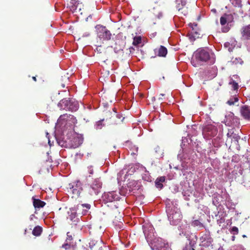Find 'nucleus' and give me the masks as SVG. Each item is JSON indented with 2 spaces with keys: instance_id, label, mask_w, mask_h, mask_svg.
I'll return each mask as SVG.
<instances>
[{
  "instance_id": "3c124183",
  "label": "nucleus",
  "mask_w": 250,
  "mask_h": 250,
  "mask_svg": "<svg viewBox=\"0 0 250 250\" xmlns=\"http://www.w3.org/2000/svg\"><path fill=\"white\" fill-rule=\"evenodd\" d=\"M164 95H165L164 94H160L161 97H162V96H164Z\"/></svg>"
},
{
  "instance_id": "603ef678",
  "label": "nucleus",
  "mask_w": 250,
  "mask_h": 250,
  "mask_svg": "<svg viewBox=\"0 0 250 250\" xmlns=\"http://www.w3.org/2000/svg\"><path fill=\"white\" fill-rule=\"evenodd\" d=\"M162 99H162V98H161V97H159V100H162Z\"/></svg>"
},
{
  "instance_id": "1a4fd4ad",
  "label": "nucleus",
  "mask_w": 250,
  "mask_h": 250,
  "mask_svg": "<svg viewBox=\"0 0 250 250\" xmlns=\"http://www.w3.org/2000/svg\"><path fill=\"white\" fill-rule=\"evenodd\" d=\"M78 210L77 208L74 207L70 209V211L68 212V216L67 217L71 222V225H76L79 222V218L77 217Z\"/></svg>"
},
{
  "instance_id": "393cba45",
  "label": "nucleus",
  "mask_w": 250,
  "mask_h": 250,
  "mask_svg": "<svg viewBox=\"0 0 250 250\" xmlns=\"http://www.w3.org/2000/svg\"><path fill=\"white\" fill-rule=\"evenodd\" d=\"M191 225L193 227L197 228L198 229H201L204 228V225L198 220H193Z\"/></svg>"
},
{
  "instance_id": "37998d69",
  "label": "nucleus",
  "mask_w": 250,
  "mask_h": 250,
  "mask_svg": "<svg viewBox=\"0 0 250 250\" xmlns=\"http://www.w3.org/2000/svg\"><path fill=\"white\" fill-rule=\"evenodd\" d=\"M234 79L236 82L238 81V80L239 79V76L237 75H234L232 76V77L230 79Z\"/></svg>"
},
{
  "instance_id": "412c9836",
  "label": "nucleus",
  "mask_w": 250,
  "mask_h": 250,
  "mask_svg": "<svg viewBox=\"0 0 250 250\" xmlns=\"http://www.w3.org/2000/svg\"><path fill=\"white\" fill-rule=\"evenodd\" d=\"M236 44L235 40H231L230 42H226L224 43V47L227 48L229 52L232 51L233 49L235 47Z\"/></svg>"
},
{
  "instance_id": "bb28decb",
  "label": "nucleus",
  "mask_w": 250,
  "mask_h": 250,
  "mask_svg": "<svg viewBox=\"0 0 250 250\" xmlns=\"http://www.w3.org/2000/svg\"><path fill=\"white\" fill-rule=\"evenodd\" d=\"M42 232V228L40 226H36L35 227L33 231L32 234L36 236H39L41 234Z\"/></svg>"
},
{
  "instance_id": "864d4df0",
  "label": "nucleus",
  "mask_w": 250,
  "mask_h": 250,
  "mask_svg": "<svg viewBox=\"0 0 250 250\" xmlns=\"http://www.w3.org/2000/svg\"><path fill=\"white\" fill-rule=\"evenodd\" d=\"M62 87H64V86H64V84H62Z\"/></svg>"
},
{
  "instance_id": "58836bf2",
  "label": "nucleus",
  "mask_w": 250,
  "mask_h": 250,
  "mask_svg": "<svg viewBox=\"0 0 250 250\" xmlns=\"http://www.w3.org/2000/svg\"><path fill=\"white\" fill-rule=\"evenodd\" d=\"M176 1L177 2V5L180 4L181 6H186L187 4V0H176Z\"/></svg>"
},
{
  "instance_id": "2eb2a0df",
  "label": "nucleus",
  "mask_w": 250,
  "mask_h": 250,
  "mask_svg": "<svg viewBox=\"0 0 250 250\" xmlns=\"http://www.w3.org/2000/svg\"><path fill=\"white\" fill-rule=\"evenodd\" d=\"M150 11V16L152 21H155L156 19H160L162 17V14L156 8H153Z\"/></svg>"
},
{
  "instance_id": "6e6552de",
  "label": "nucleus",
  "mask_w": 250,
  "mask_h": 250,
  "mask_svg": "<svg viewBox=\"0 0 250 250\" xmlns=\"http://www.w3.org/2000/svg\"><path fill=\"white\" fill-rule=\"evenodd\" d=\"M227 139L226 142L229 143L231 142L233 143L234 145H237L240 137L237 133L235 132L234 128L229 129L227 134Z\"/></svg>"
},
{
  "instance_id": "b1692460",
  "label": "nucleus",
  "mask_w": 250,
  "mask_h": 250,
  "mask_svg": "<svg viewBox=\"0 0 250 250\" xmlns=\"http://www.w3.org/2000/svg\"><path fill=\"white\" fill-rule=\"evenodd\" d=\"M70 250H88L87 248L84 247L81 243L72 245V248Z\"/></svg>"
},
{
  "instance_id": "f03ea898",
  "label": "nucleus",
  "mask_w": 250,
  "mask_h": 250,
  "mask_svg": "<svg viewBox=\"0 0 250 250\" xmlns=\"http://www.w3.org/2000/svg\"><path fill=\"white\" fill-rule=\"evenodd\" d=\"M133 191L129 189V193ZM128 193L127 188H116L115 190L104 192L102 195V198L107 202H112L114 200H119L121 196H125Z\"/></svg>"
},
{
  "instance_id": "f704fd0d",
  "label": "nucleus",
  "mask_w": 250,
  "mask_h": 250,
  "mask_svg": "<svg viewBox=\"0 0 250 250\" xmlns=\"http://www.w3.org/2000/svg\"><path fill=\"white\" fill-rule=\"evenodd\" d=\"M231 3L236 7H240L241 5V0H229Z\"/></svg>"
},
{
  "instance_id": "c756f323",
  "label": "nucleus",
  "mask_w": 250,
  "mask_h": 250,
  "mask_svg": "<svg viewBox=\"0 0 250 250\" xmlns=\"http://www.w3.org/2000/svg\"><path fill=\"white\" fill-rule=\"evenodd\" d=\"M82 189L83 188H72V192L73 194L72 197L76 198L80 196L81 190H82Z\"/></svg>"
},
{
  "instance_id": "e433bc0d",
  "label": "nucleus",
  "mask_w": 250,
  "mask_h": 250,
  "mask_svg": "<svg viewBox=\"0 0 250 250\" xmlns=\"http://www.w3.org/2000/svg\"><path fill=\"white\" fill-rule=\"evenodd\" d=\"M231 233L236 235L238 233V229L236 227H233L230 230Z\"/></svg>"
},
{
  "instance_id": "4c0bfd02",
  "label": "nucleus",
  "mask_w": 250,
  "mask_h": 250,
  "mask_svg": "<svg viewBox=\"0 0 250 250\" xmlns=\"http://www.w3.org/2000/svg\"><path fill=\"white\" fill-rule=\"evenodd\" d=\"M189 25L192 28L191 33L197 34V33H198L196 31H195V30L194 29V27H196L197 26V24H195V23H190Z\"/></svg>"
},
{
  "instance_id": "c85d7f7f",
  "label": "nucleus",
  "mask_w": 250,
  "mask_h": 250,
  "mask_svg": "<svg viewBox=\"0 0 250 250\" xmlns=\"http://www.w3.org/2000/svg\"><path fill=\"white\" fill-rule=\"evenodd\" d=\"M210 15L212 18L213 20H214L216 24L218 23V21L217 18V10L215 8H211L210 10Z\"/></svg>"
},
{
  "instance_id": "5fc2aeb1",
  "label": "nucleus",
  "mask_w": 250,
  "mask_h": 250,
  "mask_svg": "<svg viewBox=\"0 0 250 250\" xmlns=\"http://www.w3.org/2000/svg\"><path fill=\"white\" fill-rule=\"evenodd\" d=\"M65 115H61L60 117H62V116H65Z\"/></svg>"
},
{
  "instance_id": "cd10ccee",
  "label": "nucleus",
  "mask_w": 250,
  "mask_h": 250,
  "mask_svg": "<svg viewBox=\"0 0 250 250\" xmlns=\"http://www.w3.org/2000/svg\"><path fill=\"white\" fill-rule=\"evenodd\" d=\"M79 4L78 0H70L69 6L72 10H76Z\"/></svg>"
},
{
  "instance_id": "c03bdc74",
  "label": "nucleus",
  "mask_w": 250,
  "mask_h": 250,
  "mask_svg": "<svg viewBox=\"0 0 250 250\" xmlns=\"http://www.w3.org/2000/svg\"><path fill=\"white\" fill-rule=\"evenodd\" d=\"M212 128V126H208L206 127V129L208 130V131H209V129H211Z\"/></svg>"
},
{
  "instance_id": "2f4dec72",
  "label": "nucleus",
  "mask_w": 250,
  "mask_h": 250,
  "mask_svg": "<svg viewBox=\"0 0 250 250\" xmlns=\"http://www.w3.org/2000/svg\"><path fill=\"white\" fill-rule=\"evenodd\" d=\"M93 185L96 187V188H101L102 183L99 178H97L94 180Z\"/></svg>"
},
{
  "instance_id": "f8f14e48",
  "label": "nucleus",
  "mask_w": 250,
  "mask_h": 250,
  "mask_svg": "<svg viewBox=\"0 0 250 250\" xmlns=\"http://www.w3.org/2000/svg\"><path fill=\"white\" fill-rule=\"evenodd\" d=\"M240 111L241 116L244 119L250 121V106L247 105L241 106Z\"/></svg>"
},
{
  "instance_id": "dca6fc26",
  "label": "nucleus",
  "mask_w": 250,
  "mask_h": 250,
  "mask_svg": "<svg viewBox=\"0 0 250 250\" xmlns=\"http://www.w3.org/2000/svg\"><path fill=\"white\" fill-rule=\"evenodd\" d=\"M113 110L114 113L111 116V118L112 119V121L111 122L112 124H117L120 123V122H123L124 118H122V116L120 114H117V111H116V108H113Z\"/></svg>"
},
{
  "instance_id": "5701e85b",
  "label": "nucleus",
  "mask_w": 250,
  "mask_h": 250,
  "mask_svg": "<svg viewBox=\"0 0 250 250\" xmlns=\"http://www.w3.org/2000/svg\"><path fill=\"white\" fill-rule=\"evenodd\" d=\"M177 9L178 11L184 16H186L188 14V8L186 6L180 5V4L177 5Z\"/></svg>"
},
{
  "instance_id": "f257e3e1",
  "label": "nucleus",
  "mask_w": 250,
  "mask_h": 250,
  "mask_svg": "<svg viewBox=\"0 0 250 250\" xmlns=\"http://www.w3.org/2000/svg\"><path fill=\"white\" fill-rule=\"evenodd\" d=\"M196 61L198 63L208 62L209 64H213L215 62V57L213 53L205 48H199L194 53L191 63Z\"/></svg>"
},
{
  "instance_id": "09e8293b",
  "label": "nucleus",
  "mask_w": 250,
  "mask_h": 250,
  "mask_svg": "<svg viewBox=\"0 0 250 250\" xmlns=\"http://www.w3.org/2000/svg\"><path fill=\"white\" fill-rule=\"evenodd\" d=\"M234 239H235V236H232V240L233 241V240H234Z\"/></svg>"
},
{
  "instance_id": "de8ad7c7",
  "label": "nucleus",
  "mask_w": 250,
  "mask_h": 250,
  "mask_svg": "<svg viewBox=\"0 0 250 250\" xmlns=\"http://www.w3.org/2000/svg\"><path fill=\"white\" fill-rule=\"evenodd\" d=\"M32 79L35 81V82H36L37 81V79H36V77H32Z\"/></svg>"
},
{
  "instance_id": "39448f33",
  "label": "nucleus",
  "mask_w": 250,
  "mask_h": 250,
  "mask_svg": "<svg viewBox=\"0 0 250 250\" xmlns=\"http://www.w3.org/2000/svg\"><path fill=\"white\" fill-rule=\"evenodd\" d=\"M95 28L97 30V37L100 40L108 41L111 39V34L105 26L97 25Z\"/></svg>"
},
{
  "instance_id": "a18cd8bd",
  "label": "nucleus",
  "mask_w": 250,
  "mask_h": 250,
  "mask_svg": "<svg viewBox=\"0 0 250 250\" xmlns=\"http://www.w3.org/2000/svg\"><path fill=\"white\" fill-rule=\"evenodd\" d=\"M217 202V200L216 198H214V199H213V203L215 205V202Z\"/></svg>"
},
{
  "instance_id": "aec40b11",
  "label": "nucleus",
  "mask_w": 250,
  "mask_h": 250,
  "mask_svg": "<svg viewBox=\"0 0 250 250\" xmlns=\"http://www.w3.org/2000/svg\"><path fill=\"white\" fill-rule=\"evenodd\" d=\"M242 34L244 39L247 40L250 39V24L242 28Z\"/></svg>"
},
{
  "instance_id": "72a5a7b5",
  "label": "nucleus",
  "mask_w": 250,
  "mask_h": 250,
  "mask_svg": "<svg viewBox=\"0 0 250 250\" xmlns=\"http://www.w3.org/2000/svg\"><path fill=\"white\" fill-rule=\"evenodd\" d=\"M231 61L233 63L235 64L238 63L242 64L243 62L240 58H235V59L232 58Z\"/></svg>"
},
{
  "instance_id": "a211bd4d",
  "label": "nucleus",
  "mask_w": 250,
  "mask_h": 250,
  "mask_svg": "<svg viewBox=\"0 0 250 250\" xmlns=\"http://www.w3.org/2000/svg\"><path fill=\"white\" fill-rule=\"evenodd\" d=\"M154 51L159 57H165L167 53V48L163 45H161L159 48L155 49Z\"/></svg>"
},
{
  "instance_id": "4be33fe9",
  "label": "nucleus",
  "mask_w": 250,
  "mask_h": 250,
  "mask_svg": "<svg viewBox=\"0 0 250 250\" xmlns=\"http://www.w3.org/2000/svg\"><path fill=\"white\" fill-rule=\"evenodd\" d=\"M33 205L35 208H43L45 205V203L43 201L40 200V199H36L33 197Z\"/></svg>"
},
{
  "instance_id": "ddd939ff",
  "label": "nucleus",
  "mask_w": 250,
  "mask_h": 250,
  "mask_svg": "<svg viewBox=\"0 0 250 250\" xmlns=\"http://www.w3.org/2000/svg\"><path fill=\"white\" fill-rule=\"evenodd\" d=\"M201 246L208 247L212 246V239L208 235L204 234L200 237Z\"/></svg>"
},
{
  "instance_id": "7ed1b4c3",
  "label": "nucleus",
  "mask_w": 250,
  "mask_h": 250,
  "mask_svg": "<svg viewBox=\"0 0 250 250\" xmlns=\"http://www.w3.org/2000/svg\"><path fill=\"white\" fill-rule=\"evenodd\" d=\"M234 17L230 13H225L220 18L221 30L223 33L228 32L233 26Z\"/></svg>"
},
{
  "instance_id": "0eeeda50",
  "label": "nucleus",
  "mask_w": 250,
  "mask_h": 250,
  "mask_svg": "<svg viewBox=\"0 0 250 250\" xmlns=\"http://www.w3.org/2000/svg\"><path fill=\"white\" fill-rule=\"evenodd\" d=\"M224 122L226 125H235L239 123V119L232 112H229L225 115Z\"/></svg>"
},
{
  "instance_id": "20e7f679",
  "label": "nucleus",
  "mask_w": 250,
  "mask_h": 250,
  "mask_svg": "<svg viewBox=\"0 0 250 250\" xmlns=\"http://www.w3.org/2000/svg\"><path fill=\"white\" fill-rule=\"evenodd\" d=\"M58 105L61 109L72 111H76L79 108V104L72 99H63L60 101Z\"/></svg>"
},
{
  "instance_id": "6ab92c4d",
  "label": "nucleus",
  "mask_w": 250,
  "mask_h": 250,
  "mask_svg": "<svg viewBox=\"0 0 250 250\" xmlns=\"http://www.w3.org/2000/svg\"><path fill=\"white\" fill-rule=\"evenodd\" d=\"M237 93V92H235L234 95H231L229 99L226 102V104L229 105H232L235 104L236 103L238 102L239 98Z\"/></svg>"
},
{
  "instance_id": "423d86ee",
  "label": "nucleus",
  "mask_w": 250,
  "mask_h": 250,
  "mask_svg": "<svg viewBox=\"0 0 250 250\" xmlns=\"http://www.w3.org/2000/svg\"><path fill=\"white\" fill-rule=\"evenodd\" d=\"M167 216L170 224L172 225H178L183 218L182 214L179 211H172V213L167 212Z\"/></svg>"
},
{
  "instance_id": "79ce46f5",
  "label": "nucleus",
  "mask_w": 250,
  "mask_h": 250,
  "mask_svg": "<svg viewBox=\"0 0 250 250\" xmlns=\"http://www.w3.org/2000/svg\"><path fill=\"white\" fill-rule=\"evenodd\" d=\"M186 189H187V191H186V190H183V191L182 193H183V194H184V196H186V194H187V195H188V196H189V191H188V188H186Z\"/></svg>"
},
{
  "instance_id": "9d476101",
  "label": "nucleus",
  "mask_w": 250,
  "mask_h": 250,
  "mask_svg": "<svg viewBox=\"0 0 250 250\" xmlns=\"http://www.w3.org/2000/svg\"><path fill=\"white\" fill-rule=\"evenodd\" d=\"M89 247L90 250H103V247H106L101 239L96 241L95 240L91 241L89 243Z\"/></svg>"
},
{
  "instance_id": "a19ab883",
  "label": "nucleus",
  "mask_w": 250,
  "mask_h": 250,
  "mask_svg": "<svg viewBox=\"0 0 250 250\" xmlns=\"http://www.w3.org/2000/svg\"><path fill=\"white\" fill-rule=\"evenodd\" d=\"M103 120L99 121L97 123L96 125H97V129H101L102 128V122Z\"/></svg>"
},
{
  "instance_id": "c9c22d12",
  "label": "nucleus",
  "mask_w": 250,
  "mask_h": 250,
  "mask_svg": "<svg viewBox=\"0 0 250 250\" xmlns=\"http://www.w3.org/2000/svg\"><path fill=\"white\" fill-rule=\"evenodd\" d=\"M88 173L89 174V176L92 175L94 174V167L92 165L88 166L87 167Z\"/></svg>"
},
{
  "instance_id": "7c9ffc66",
  "label": "nucleus",
  "mask_w": 250,
  "mask_h": 250,
  "mask_svg": "<svg viewBox=\"0 0 250 250\" xmlns=\"http://www.w3.org/2000/svg\"><path fill=\"white\" fill-rule=\"evenodd\" d=\"M142 38L141 36L135 37L133 39V44L137 45L141 42Z\"/></svg>"
},
{
  "instance_id": "9b49d317",
  "label": "nucleus",
  "mask_w": 250,
  "mask_h": 250,
  "mask_svg": "<svg viewBox=\"0 0 250 250\" xmlns=\"http://www.w3.org/2000/svg\"><path fill=\"white\" fill-rule=\"evenodd\" d=\"M73 236L74 235L70 232L67 233L66 243L62 246L63 249L66 250H70L72 248V245H73Z\"/></svg>"
},
{
  "instance_id": "a878e982",
  "label": "nucleus",
  "mask_w": 250,
  "mask_h": 250,
  "mask_svg": "<svg viewBox=\"0 0 250 250\" xmlns=\"http://www.w3.org/2000/svg\"><path fill=\"white\" fill-rule=\"evenodd\" d=\"M229 84L231 85L232 89L237 92V90L239 88L238 83L234 79H230Z\"/></svg>"
},
{
  "instance_id": "4468645a",
  "label": "nucleus",
  "mask_w": 250,
  "mask_h": 250,
  "mask_svg": "<svg viewBox=\"0 0 250 250\" xmlns=\"http://www.w3.org/2000/svg\"><path fill=\"white\" fill-rule=\"evenodd\" d=\"M90 205L88 204H83L77 205L76 208L79 214L84 215L87 212L88 210L90 209Z\"/></svg>"
},
{
  "instance_id": "f3484780",
  "label": "nucleus",
  "mask_w": 250,
  "mask_h": 250,
  "mask_svg": "<svg viewBox=\"0 0 250 250\" xmlns=\"http://www.w3.org/2000/svg\"><path fill=\"white\" fill-rule=\"evenodd\" d=\"M167 180L165 176H161L158 177L155 181V184L157 188H163L164 186H167Z\"/></svg>"
},
{
  "instance_id": "ea45409f",
  "label": "nucleus",
  "mask_w": 250,
  "mask_h": 250,
  "mask_svg": "<svg viewBox=\"0 0 250 250\" xmlns=\"http://www.w3.org/2000/svg\"><path fill=\"white\" fill-rule=\"evenodd\" d=\"M133 151L131 152V155H135L138 152V147L133 146L132 147Z\"/></svg>"
},
{
  "instance_id": "49530a36",
  "label": "nucleus",
  "mask_w": 250,
  "mask_h": 250,
  "mask_svg": "<svg viewBox=\"0 0 250 250\" xmlns=\"http://www.w3.org/2000/svg\"><path fill=\"white\" fill-rule=\"evenodd\" d=\"M216 130H214V133H211L210 134V133H208V135H210V136H213L214 134L216 133Z\"/></svg>"
},
{
  "instance_id": "473e14b6",
  "label": "nucleus",
  "mask_w": 250,
  "mask_h": 250,
  "mask_svg": "<svg viewBox=\"0 0 250 250\" xmlns=\"http://www.w3.org/2000/svg\"><path fill=\"white\" fill-rule=\"evenodd\" d=\"M71 188H74V187L78 188L82 186V183L79 180H76L74 182L69 184Z\"/></svg>"
},
{
  "instance_id": "6e6d98bb",
  "label": "nucleus",
  "mask_w": 250,
  "mask_h": 250,
  "mask_svg": "<svg viewBox=\"0 0 250 250\" xmlns=\"http://www.w3.org/2000/svg\"><path fill=\"white\" fill-rule=\"evenodd\" d=\"M98 188H93V189H98Z\"/></svg>"
},
{
  "instance_id": "4d7b16f0",
  "label": "nucleus",
  "mask_w": 250,
  "mask_h": 250,
  "mask_svg": "<svg viewBox=\"0 0 250 250\" xmlns=\"http://www.w3.org/2000/svg\"><path fill=\"white\" fill-rule=\"evenodd\" d=\"M192 250H194V249H193V248H192Z\"/></svg>"
},
{
  "instance_id": "8fccbe9b",
  "label": "nucleus",
  "mask_w": 250,
  "mask_h": 250,
  "mask_svg": "<svg viewBox=\"0 0 250 250\" xmlns=\"http://www.w3.org/2000/svg\"><path fill=\"white\" fill-rule=\"evenodd\" d=\"M164 95H165L164 94H160L161 97H162V96H164Z\"/></svg>"
}]
</instances>
